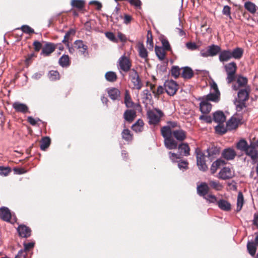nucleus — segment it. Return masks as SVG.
I'll use <instances>...</instances> for the list:
<instances>
[{
  "mask_svg": "<svg viewBox=\"0 0 258 258\" xmlns=\"http://www.w3.org/2000/svg\"><path fill=\"white\" fill-rule=\"evenodd\" d=\"M243 53V49L238 47L232 50H221L219 54V59L221 62H227L231 58L239 60L242 58Z\"/></svg>",
  "mask_w": 258,
  "mask_h": 258,
  "instance_id": "nucleus-1",
  "label": "nucleus"
},
{
  "mask_svg": "<svg viewBox=\"0 0 258 258\" xmlns=\"http://www.w3.org/2000/svg\"><path fill=\"white\" fill-rule=\"evenodd\" d=\"M250 91L249 87L247 86L244 89H240L238 92V98L234 102L237 111H241L246 108L245 101L249 98Z\"/></svg>",
  "mask_w": 258,
  "mask_h": 258,
  "instance_id": "nucleus-2",
  "label": "nucleus"
},
{
  "mask_svg": "<svg viewBox=\"0 0 258 258\" xmlns=\"http://www.w3.org/2000/svg\"><path fill=\"white\" fill-rule=\"evenodd\" d=\"M224 69L227 75L226 81L228 84H230L236 79V73L237 70L236 63L232 61L226 63L224 66Z\"/></svg>",
  "mask_w": 258,
  "mask_h": 258,
  "instance_id": "nucleus-3",
  "label": "nucleus"
},
{
  "mask_svg": "<svg viewBox=\"0 0 258 258\" xmlns=\"http://www.w3.org/2000/svg\"><path fill=\"white\" fill-rule=\"evenodd\" d=\"M245 154L250 157L254 163L258 161V140L253 139L250 141Z\"/></svg>",
  "mask_w": 258,
  "mask_h": 258,
  "instance_id": "nucleus-4",
  "label": "nucleus"
},
{
  "mask_svg": "<svg viewBox=\"0 0 258 258\" xmlns=\"http://www.w3.org/2000/svg\"><path fill=\"white\" fill-rule=\"evenodd\" d=\"M147 115L149 119V124L156 125L160 122L161 118L163 116L164 113L161 110L156 108L153 110L149 111Z\"/></svg>",
  "mask_w": 258,
  "mask_h": 258,
  "instance_id": "nucleus-5",
  "label": "nucleus"
},
{
  "mask_svg": "<svg viewBox=\"0 0 258 258\" xmlns=\"http://www.w3.org/2000/svg\"><path fill=\"white\" fill-rule=\"evenodd\" d=\"M129 78L133 84L132 89L140 90L143 87V83L137 71L132 69L129 73Z\"/></svg>",
  "mask_w": 258,
  "mask_h": 258,
  "instance_id": "nucleus-6",
  "label": "nucleus"
},
{
  "mask_svg": "<svg viewBox=\"0 0 258 258\" xmlns=\"http://www.w3.org/2000/svg\"><path fill=\"white\" fill-rule=\"evenodd\" d=\"M221 49L219 46L212 44L208 46L206 49H202L200 55L204 57L214 56L219 54Z\"/></svg>",
  "mask_w": 258,
  "mask_h": 258,
  "instance_id": "nucleus-7",
  "label": "nucleus"
},
{
  "mask_svg": "<svg viewBox=\"0 0 258 258\" xmlns=\"http://www.w3.org/2000/svg\"><path fill=\"white\" fill-rule=\"evenodd\" d=\"M118 69L125 73L130 72L132 67V61L125 54L121 56L118 60Z\"/></svg>",
  "mask_w": 258,
  "mask_h": 258,
  "instance_id": "nucleus-8",
  "label": "nucleus"
},
{
  "mask_svg": "<svg viewBox=\"0 0 258 258\" xmlns=\"http://www.w3.org/2000/svg\"><path fill=\"white\" fill-rule=\"evenodd\" d=\"M197 164L200 170L206 171L208 166L206 163L205 157H207L199 148L196 150Z\"/></svg>",
  "mask_w": 258,
  "mask_h": 258,
  "instance_id": "nucleus-9",
  "label": "nucleus"
},
{
  "mask_svg": "<svg viewBox=\"0 0 258 258\" xmlns=\"http://www.w3.org/2000/svg\"><path fill=\"white\" fill-rule=\"evenodd\" d=\"M234 176V170L228 167H224L219 172L218 177L222 180H227L231 179Z\"/></svg>",
  "mask_w": 258,
  "mask_h": 258,
  "instance_id": "nucleus-10",
  "label": "nucleus"
},
{
  "mask_svg": "<svg viewBox=\"0 0 258 258\" xmlns=\"http://www.w3.org/2000/svg\"><path fill=\"white\" fill-rule=\"evenodd\" d=\"M165 90L170 96H173L177 92L178 85L173 80L166 81L164 83Z\"/></svg>",
  "mask_w": 258,
  "mask_h": 258,
  "instance_id": "nucleus-11",
  "label": "nucleus"
},
{
  "mask_svg": "<svg viewBox=\"0 0 258 258\" xmlns=\"http://www.w3.org/2000/svg\"><path fill=\"white\" fill-rule=\"evenodd\" d=\"M220 152L219 147L214 145H211L206 150V153H207L206 156L212 161L219 155Z\"/></svg>",
  "mask_w": 258,
  "mask_h": 258,
  "instance_id": "nucleus-12",
  "label": "nucleus"
},
{
  "mask_svg": "<svg viewBox=\"0 0 258 258\" xmlns=\"http://www.w3.org/2000/svg\"><path fill=\"white\" fill-rule=\"evenodd\" d=\"M56 45L51 42H46L42 49L41 54L47 56L54 51Z\"/></svg>",
  "mask_w": 258,
  "mask_h": 258,
  "instance_id": "nucleus-13",
  "label": "nucleus"
},
{
  "mask_svg": "<svg viewBox=\"0 0 258 258\" xmlns=\"http://www.w3.org/2000/svg\"><path fill=\"white\" fill-rule=\"evenodd\" d=\"M19 235L23 238H28L31 236V230L30 228L25 225H20L17 228Z\"/></svg>",
  "mask_w": 258,
  "mask_h": 258,
  "instance_id": "nucleus-14",
  "label": "nucleus"
},
{
  "mask_svg": "<svg viewBox=\"0 0 258 258\" xmlns=\"http://www.w3.org/2000/svg\"><path fill=\"white\" fill-rule=\"evenodd\" d=\"M12 106L17 112H21L23 114L30 112L28 106L25 104L19 102H15L13 103Z\"/></svg>",
  "mask_w": 258,
  "mask_h": 258,
  "instance_id": "nucleus-15",
  "label": "nucleus"
},
{
  "mask_svg": "<svg viewBox=\"0 0 258 258\" xmlns=\"http://www.w3.org/2000/svg\"><path fill=\"white\" fill-rule=\"evenodd\" d=\"M197 189L198 194L201 197H205L209 193L210 187L206 182H203L197 186Z\"/></svg>",
  "mask_w": 258,
  "mask_h": 258,
  "instance_id": "nucleus-16",
  "label": "nucleus"
},
{
  "mask_svg": "<svg viewBox=\"0 0 258 258\" xmlns=\"http://www.w3.org/2000/svg\"><path fill=\"white\" fill-rule=\"evenodd\" d=\"M199 100H201L200 110L201 112L203 114H208L212 109L211 104L207 102L206 100H204L201 98H200Z\"/></svg>",
  "mask_w": 258,
  "mask_h": 258,
  "instance_id": "nucleus-17",
  "label": "nucleus"
},
{
  "mask_svg": "<svg viewBox=\"0 0 258 258\" xmlns=\"http://www.w3.org/2000/svg\"><path fill=\"white\" fill-rule=\"evenodd\" d=\"M74 47L78 49L81 54L86 56V53L88 54L87 50L88 49L87 45L84 43V42L81 40H77L74 43Z\"/></svg>",
  "mask_w": 258,
  "mask_h": 258,
  "instance_id": "nucleus-18",
  "label": "nucleus"
},
{
  "mask_svg": "<svg viewBox=\"0 0 258 258\" xmlns=\"http://www.w3.org/2000/svg\"><path fill=\"white\" fill-rule=\"evenodd\" d=\"M213 120L218 124H223L226 120V116L223 111L218 110L213 113Z\"/></svg>",
  "mask_w": 258,
  "mask_h": 258,
  "instance_id": "nucleus-19",
  "label": "nucleus"
},
{
  "mask_svg": "<svg viewBox=\"0 0 258 258\" xmlns=\"http://www.w3.org/2000/svg\"><path fill=\"white\" fill-rule=\"evenodd\" d=\"M222 157L227 160H233L236 156V152L231 148L224 149L222 152Z\"/></svg>",
  "mask_w": 258,
  "mask_h": 258,
  "instance_id": "nucleus-20",
  "label": "nucleus"
},
{
  "mask_svg": "<svg viewBox=\"0 0 258 258\" xmlns=\"http://www.w3.org/2000/svg\"><path fill=\"white\" fill-rule=\"evenodd\" d=\"M12 217L10 210L6 207L0 208V218L6 222H10Z\"/></svg>",
  "mask_w": 258,
  "mask_h": 258,
  "instance_id": "nucleus-21",
  "label": "nucleus"
},
{
  "mask_svg": "<svg viewBox=\"0 0 258 258\" xmlns=\"http://www.w3.org/2000/svg\"><path fill=\"white\" fill-rule=\"evenodd\" d=\"M181 77L184 79H190L194 76L193 70L189 67L181 68Z\"/></svg>",
  "mask_w": 258,
  "mask_h": 258,
  "instance_id": "nucleus-22",
  "label": "nucleus"
},
{
  "mask_svg": "<svg viewBox=\"0 0 258 258\" xmlns=\"http://www.w3.org/2000/svg\"><path fill=\"white\" fill-rule=\"evenodd\" d=\"M164 145L169 150L175 149L178 147V143L172 137L166 138L164 141Z\"/></svg>",
  "mask_w": 258,
  "mask_h": 258,
  "instance_id": "nucleus-23",
  "label": "nucleus"
},
{
  "mask_svg": "<svg viewBox=\"0 0 258 258\" xmlns=\"http://www.w3.org/2000/svg\"><path fill=\"white\" fill-rule=\"evenodd\" d=\"M177 141L182 142L186 138V133L182 129H178L173 131L172 135Z\"/></svg>",
  "mask_w": 258,
  "mask_h": 258,
  "instance_id": "nucleus-24",
  "label": "nucleus"
},
{
  "mask_svg": "<svg viewBox=\"0 0 258 258\" xmlns=\"http://www.w3.org/2000/svg\"><path fill=\"white\" fill-rule=\"evenodd\" d=\"M137 47L139 56L141 58L145 59L146 61H147L148 60V54L144 44L142 42H139L137 44Z\"/></svg>",
  "mask_w": 258,
  "mask_h": 258,
  "instance_id": "nucleus-25",
  "label": "nucleus"
},
{
  "mask_svg": "<svg viewBox=\"0 0 258 258\" xmlns=\"http://www.w3.org/2000/svg\"><path fill=\"white\" fill-rule=\"evenodd\" d=\"M226 162L224 160L221 158L217 159L214 161L211 166V172L212 174H214L217 171V169L221 166L226 164Z\"/></svg>",
  "mask_w": 258,
  "mask_h": 258,
  "instance_id": "nucleus-26",
  "label": "nucleus"
},
{
  "mask_svg": "<svg viewBox=\"0 0 258 258\" xmlns=\"http://www.w3.org/2000/svg\"><path fill=\"white\" fill-rule=\"evenodd\" d=\"M109 97L113 100H119L120 96V91L115 88H112L108 90Z\"/></svg>",
  "mask_w": 258,
  "mask_h": 258,
  "instance_id": "nucleus-27",
  "label": "nucleus"
},
{
  "mask_svg": "<svg viewBox=\"0 0 258 258\" xmlns=\"http://www.w3.org/2000/svg\"><path fill=\"white\" fill-rule=\"evenodd\" d=\"M180 155L185 156L189 155L190 148L187 143H181L178 146Z\"/></svg>",
  "mask_w": 258,
  "mask_h": 258,
  "instance_id": "nucleus-28",
  "label": "nucleus"
},
{
  "mask_svg": "<svg viewBox=\"0 0 258 258\" xmlns=\"http://www.w3.org/2000/svg\"><path fill=\"white\" fill-rule=\"evenodd\" d=\"M166 51L167 50L163 48L162 47L158 46L157 45L155 46V51L157 56L160 60H163L165 59L166 55Z\"/></svg>",
  "mask_w": 258,
  "mask_h": 258,
  "instance_id": "nucleus-29",
  "label": "nucleus"
},
{
  "mask_svg": "<svg viewBox=\"0 0 258 258\" xmlns=\"http://www.w3.org/2000/svg\"><path fill=\"white\" fill-rule=\"evenodd\" d=\"M125 120L128 122H132L136 116V111L134 110H126L123 114Z\"/></svg>",
  "mask_w": 258,
  "mask_h": 258,
  "instance_id": "nucleus-30",
  "label": "nucleus"
},
{
  "mask_svg": "<svg viewBox=\"0 0 258 258\" xmlns=\"http://www.w3.org/2000/svg\"><path fill=\"white\" fill-rule=\"evenodd\" d=\"M220 209L225 211H230L231 209V204L225 200H220L217 202Z\"/></svg>",
  "mask_w": 258,
  "mask_h": 258,
  "instance_id": "nucleus-31",
  "label": "nucleus"
},
{
  "mask_svg": "<svg viewBox=\"0 0 258 258\" xmlns=\"http://www.w3.org/2000/svg\"><path fill=\"white\" fill-rule=\"evenodd\" d=\"M226 126L228 130L236 129L238 126V120L235 117H231L226 122Z\"/></svg>",
  "mask_w": 258,
  "mask_h": 258,
  "instance_id": "nucleus-32",
  "label": "nucleus"
},
{
  "mask_svg": "<svg viewBox=\"0 0 258 258\" xmlns=\"http://www.w3.org/2000/svg\"><path fill=\"white\" fill-rule=\"evenodd\" d=\"M58 63L63 68H67L70 66L71 61L68 55L63 54L59 59Z\"/></svg>",
  "mask_w": 258,
  "mask_h": 258,
  "instance_id": "nucleus-33",
  "label": "nucleus"
},
{
  "mask_svg": "<svg viewBox=\"0 0 258 258\" xmlns=\"http://www.w3.org/2000/svg\"><path fill=\"white\" fill-rule=\"evenodd\" d=\"M161 133L164 139L170 138L173 135V131L170 128V126H164L161 129Z\"/></svg>",
  "mask_w": 258,
  "mask_h": 258,
  "instance_id": "nucleus-34",
  "label": "nucleus"
},
{
  "mask_svg": "<svg viewBox=\"0 0 258 258\" xmlns=\"http://www.w3.org/2000/svg\"><path fill=\"white\" fill-rule=\"evenodd\" d=\"M71 5L74 8L81 10L85 7V2L84 0H72Z\"/></svg>",
  "mask_w": 258,
  "mask_h": 258,
  "instance_id": "nucleus-35",
  "label": "nucleus"
},
{
  "mask_svg": "<svg viewBox=\"0 0 258 258\" xmlns=\"http://www.w3.org/2000/svg\"><path fill=\"white\" fill-rule=\"evenodd\" d=\"M51 140L48 137H43L40 141V147L41 150L45 151L50 146Z\"/></svg>",
  "mask_w": 258,
  "mask_h": 258,
  "instance_id": "nucleus-36",
  "label": "nucleus"
},
{
  "mask_svg": "<svg viewBox=\"0 0 258 258\" xmlns=\"http://www.w3.org/2000/svg\"><path fill=\"white\" fill-rule=\"evenodd\" d=\"M144 123L142 119H138L137 121L132 125V128L136 133H140L143 131Z\"/></svg>",
  "mask_w": 258,
  "mask_h": 258,
  "instance_id": "nucleus-37",
  "label": "nucleus"
},
{
  "mask_svg": "<svg viewBox=\"0 0 258 258\" xmlns=\"http://www.w3.org/2000/svg\"><path fill=\"white\" fill-rule=\"evenodd\" d=\"M124 103L127 108L133 107L134 106V102L132 100V98L128 90H126L124 94Z\"/></svg>",
  "mask_w": 258,
  "mask_h": 258,
  "instance_id": "nucleus-38",
  "label": "nucleus"
},
{
  "mask_svg": "<svg viewBox=\"0 0 258 258\" xmlns=\"http://www.w3.org/2000/svg\"><path fill=\"white\" fill-rule=\"evenodd\" d=\"M249 145L244 139H241L236 144V148L241 151L246 152Z\"/></svg>",
  "mask_w": 258,
  "mask_h": 258,
  "instance_id": "nucleus-39",
  "label": "nucleus"
},
{
  "mask_svg": "<svg viewBox=\"0 0 258 258\" xmlns=\"http://www.w3.org/2000/svg\"><path fill=\"white\" fill-rule=\"evenodd\" d=\"M106 80L110 82H114L117 79V76L116 73L112 71H109L105 74Z\"/></svg>",
  "mask_w": 258,
  "mask_h": 258,
  "instance_id": "nucleus-40",
  "label": "nucleus"
},
{
  "mask_svg": "<svg viewBox=\"0 0 258 258\" xmlns=\"http://www.w3.org/2000/svg\"><path fill=\"white\" fill-rule=\"evenodd\" d=\"M247 249L249 253L252 256L255 254L256 247L253 241H248L247 243Z\"/></svg>",
  "mask_w": 258,
  "mask_h": 258,
  "instance_id": "nucleus-41",
  "label": "nucleus"
},
{
  "mask_svg": "<svg viewBox=\"0 0 258 258\" xmlns=\"http://www.w3.org/2000/svg\"><path fill=\"white\" fill-rule=\"evenodd\" d=\"M209 185L210 187L217 190L220 191L222 189L223 186L222 184L219 181L216 180H210L209 182Z\"/></svg>",
  "mask_w": 258,
  "mask_h": 258,
  "instance_id": "nucleus-42",
  "label": "nucleus"
},
{
  "mask_svg": "<svg viewBox=\"0 0 258 258\" xmlns=\"http://www.w3.org/2000/svg\"><path fill=\"white\" fill-rule=\"evenodd\" d=\"M218 93H210L209 94L201 97L204 100H206L207 102L209 101H212L214 102H217L219 100Z\"/></svg>",
  "mask_w": 258,
  "mask_h": 258,
  "instance_id": "nucleus-43",
  "label": "nucleus"
},
{
  "mask_svg": "<svg viewBox=\"0 0 258 258\" xmlns=\"http://www.w3.org/2000/svg\"><path fill=\"white\" fill-rule=\"evenodd\" d=\"M147 44L149 49L153 50L154 43L153 40V36L151 30H148L147 35Z\"/></svg>",
  "mask_w": 258,
  "mask_h": 258,
  "instance_id": "nucleus-44",
  "label": "nucleus"
},
{
  "mask_svg": "<svg viewBox=\"0 0 258 258\" xmlns=\"http://www.w3.org/2000/svg\"><path fill=\"white\" fill-rule=\"evenodd\" d=\"M121 136L123 140L126 141H131L133 139V135L128 129H124L121 133Z\"/></svg>",
  "mask_w": 258,
  "mask_h": 258,
  "instance_id": "nucleus-45",
  "label": "nucleus"
},
{
  "mask_svg": "<svg viewBox=\"0 0 258 258\" xmlns=\"http://www.w3.org/2000/svg\"><path fill=\"white\" fill-rule=\"evenodd\" d=\"M236 82L239 87H246V86L247 84L248 80L247 78L245 77H243L242 76H238L236 80Z\"/></svg>",
  "mask_w": 258,
  "mask_h": 258,
  "instance_id": "nucleus-46",
  "label": "nucleus"
},
{
  "mask_svg": "<svg viewBox=\"0 0 258 258\" xmlns=\"http://www.w3.org/2000/svg\"><path fill=\"white\" fill-rule=\"evenodd\" d=\"M243 196L242 194V192H239L237 196V208H236V211L239 212L243 206Z\"/></svg>",
  "mask_w": 258,
  "mask_h": 258,
  "instance_id": "nucleus-47",
  "label": "nucleus"
},
{
  "mask_svg": "<svg viewBox=\"0 0 258 258\" xmlns=\"http://www.w3.org/2000/svg\"><path fill=\"white\" fill-rule=\"evenodd\" d=\"M181 68L180 69L178 66H173L171 69V74L172 76H173L175 79H177L179 76L181 75Z\"/></svg>",
  "mask_w": 258,
  "mask_h": 258,
  "instance_id": "nucleus-48",
  "label": "nucleus"
},
{
  "mask_svg": "<svg viewBox=\"0 0 258 258\" xmlns=\"http://www.w3.org/2000/svg\"><path fill=\"white\" fill-rule=\"evenodd\" d=\"M215 132L220 135H223L225 133L227 132V131L228 130L227 128V126L225 127L224 126L223 123L218 124L217 126L215 127Z\"/></svg>",
  "mask_w": 258,
  "mask_h": 258,
  "instance_id": "nucleus-49",
  "label": "nucleus"
},
{
  "mask_svg": "<svg viewBox=\"0 0 258 258\" xmlns=\"http://www.w3.org/2000/svg\"><path fill=\"white\" fill-rule=\"evenodd\" d=\"M245 8L252 14H254L256 12V6L251 2H247L244 4Z\"/></svg>",
  "mask_w": 258,
  "mask_h": 258,
  "instance_id": "nucleus-50",
  "label": "nucleus"
},
{
  "mask_svg": "<svg viewBox=\"0 0 258 258\" xmlns=\"http://www.w3.org/2000/svg\"><path fill=\"white\" fill-rule=\"evenodd\" d=\"M76 31L73 29H70L65 34L63 39L62 40V42L64 44L69 43V39L71 35H75Z\"/></svg>",
  "mask_w": 258,
  "mask_h": 258,
  "instance_id": "nucleus-51",
  "label": "nucleus"
},
{
  "mask_svg": "<svg viewBox=\"0 0 258 258\" xmlns=\"http://www.w3.org/2000/svg\"><path fill=\"white\" fill-rule=\"evenodd\" d=\"M48 77L50 80L52 81L56 80L59 79V74L56 71H50L48 73Z\"/></svg>",
  "mask_w": 258,
  "mask_h": 258,
  "instance_id": "nucleus-52",
  "label": "nucleus"
},
{
  "mask_svg": "<svg viewBox=\"0 0 258 258\" xmlns=\"http://www.w3.org/2000/svg\"><path fill=\"white\" fill-rule=\"evenodd\" d=\"M20 29L24 33L26 34H31L34 33V29L28 25H23L20 28H18V29Z\"/></svg>",
  "mask_w": 258,
  "mask_h": 258,
  "instance_id": "nucleus-53",
  "label": "nucleus"
},
{
  "mask_svg": "<svg viewBox=\"0 0 258 258\" xmlns=\"http://www.w3.org/2000/svg\"><path fill=\"white\" fill-rule=\"evenodd\" d=\"M105 36L110 41L114 43L118 42V39L115 37L114 34L111 32H107L105 33Z\"/></svg>",
  "mask_w": 258,
  "mask_h": 258,
  "instance_id": "nucleus-54",
  "label": "nucleus"
},
{
  "mask_svg": "<svg viewBox=\"0 0 258 258\" xmlns=\"http://www.w3.org/2000/svg\"><path fill=\"white\" fill-rule=\"evenodd\" d=\"M11 171V168L0 166V175L7 176Z\"/></svg>",
  "mask_w": 258,
  "mask_h": 258,
  "instance_id": "nucleus-55",
  "label": "nucleus"
},
{
  "mask_svg": "<svg viewBox=\"0 0 258 258\" xmlns=\"http://www.w3.org/2000/svg\"><path fill=\"white\" fill-rule=\"evenodd\" d=\"M161 42L163 48L165 49L167 51H170L171 49V46L167 39L163 38L161 40Z\"/></svg>",
  "mask_w": 258,
  "mask_h": 258,
  "instance_id": "nucleus-56",
  "label": "nucleus"
},
{
  "mask_svg": "<svg viewBox=\"0 0 258 258\" xmlns=\"http://www.w3.org/2000/svg\"><path fill=\"white\" fill-rule=\"evenodd\" d=\"M199 119L201 120L204 121L208 123H211L212 122L213 118L210 115H202L199 117Z\"/></svg>",
  "mask_w": 258,
  "mask_h": 258,
  "instance_id": "nucleus-57",
  "label": "nucleus"
},
{
  "mask_svg": "<svg viewBox=\"0 0 258 258\" xmlns=\"http://www.w3.org/2000/svg\"><path fill=\"white\" fill-rule=\"evenodd\" d=\"M122 17L121 15H119L117 13V11L116 13H113L111 16V21L114 23H117L119 20V19H122Z\"/></svg>",
  "mask_w": 258,
  "mask_h": 258,
  "instance_id": "nucleus-58",
  "label": "nucleus"
},
{
  "mask_svg": "<svg viewBox=\"0 0 258 258\" xmlns=\"http://www.w3.org/2000/svg\"><path fill=\"white\" fill-rule=\"evenodd\" d=\"M222 13L223 15L227 16L230 19H231V8L228 6H225L222 10Z\"/></svg>",
  "mask_w": 258,
  "mask_h": 258,
  "instance_id": "nucleus-59",
  "label": "nucleus"
},
{
  "mask_svg": "<svg viewBox=\"0 0 258 258\" xmlns=\"http://www.w3.org/2000/svg\"><path fill=\"white\" fill-rule=\"evenodd\" d=\"M127 2L133 6L136 7L137 8L140 9L142 5V2L140 0H128Z\"/></svg>",
  "mask_w": 258,
  "mask_h": 258,
  "instance_id": "nucleus-60",
  "label": "nucleus"
},
{
  "mask_svg": "<svg viewBox=\"0 0 258 258\" xmlns=\"http://www.w3.org/2000/svg\"><path fill=\"white\" fill-rule=\"evenodd\" d=\"M186 47L191 50H196L198 48V46L195 43L192 42H188L186 43Z\"/></svg>",
  "mask_w": 258,
  "mask_h": 258,
  "instance_id": "nucleus-61",
  "label": "nucleus"
},
{
  "mask_svg": "<svg viewBox=\"0 0 258 258\" xmlns=\"http://www.w3.org/2000/svg\"><path fill=\"white\" fill-rule=\"evenodd\" d=\"M27 255V253L25 251V250L21 249L19 251L15 258H26Z\"/></svg>",
  "mask_w": 258,
  "mask_h": 258,
  "instance_id": "nucleus-62",
  "label": "nucleus"
},
{
  "mask_svg": "<svg viewBox=\"0 0 258 258\" xmlns=\"http://www.w3.org/2000/svg\"><path fill=\"white\" fill-rule=\"evenodd\" d=\"M204 198L210 203H215L217 200L216 197L213 195H208Z\"/></svg>",
  "mask_w": 258,
  "mask_h": 258,
  "instance_id": "nucleus-63",
  "label": "nucleus"
},
{
  "mask_svg": "<svg viewBox=\"0 0 258 258\" xmlns=\"http://www.w3.org/2000/svg\"><path fill=\"white\" fill-rule=\"evenodd\" d=\"M169 156L170 159L172 162H175L176 160L180 158V155L174 153H172L171 152H169Z\"/></svg>",
  "mask_w": 258,
  "mask_h": 258,
  "instance_id": "nucleus-64",
  "label": "nucleus"
}]
</instances>
